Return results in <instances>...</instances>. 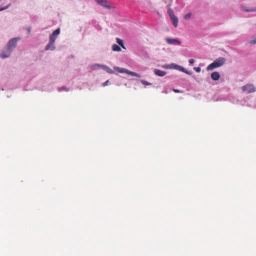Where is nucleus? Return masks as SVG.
Segmentation results:
<instances>
[{
	"label": "nucleus",
	"instance_id": "1",
	"mask_svg": "<svg viewBox=\"0 0 256 256\" xmlns=\"http://www.w3.org/2000/svg\"><path fill=\"white\" fill-rule=\"evenodd\" d=\"M226 62L224 58H219L216 59L213 62L209 64L207 68V70H212L215 68H218L222 66Z\"/></svg>",
	"mask_w": 256,
	"mask_h": 256
},
{
	"label": "nucleus",
	"instance_id": "2",
	"mask_svg": "<svg viewBox=\"0 0 256 256\" xmlns=\"http://www.w3.org/2000/svg\"><path fill=\"white\" fill-rule=\"evenodd\" d=\"M21 40L20 37H16L10 39L8 42L6 47L10 50L13 52L16 48L18 42Z\"/></svg>",
	"mask_w": 256,
	"mask_h": 256
},
{
	"label": "nucleus",
	"instance_id": "3",
	"mask_svg": "<svg viewBox=\"0 0 256 256\" xmlns=\"http://www.w3.org/2000/svg\"><path fill=\"white\" fill-rule=\"evenodd\" d=\"M114 69L120 73H126L130 75L133 76L140 78V74H139L135 72L130 71V70H128V69H126L124 68H122L118 67V66H115V67H114Z\"/></svg>",
	"mask_w": 256,
	"mask_h": 256
},
{
	"label": "nucleus",
	"instance_id": "4",
	"mask_svg": "<svg viewBox=\"0 0 256 256\" xmlns=\"http://www.w3.org/2000/svg\"><path fill=\"white\" fill-rule=\"evenodd\" d=\"M242 90L247 94L254 92L256 91V88L252 84H247L242 88Z\"/></svg>",
	"mask_w": 256,
	"mask_h": 256
},
{
	"label": "nucleus",
	"instance_id": "5",
	"mask_svg": "<svg viewBox=\"0 0 256 256\" xmlns=\"http://www.w3.org/2000/svg\"><path fill=\"white\" fill-rule=\"evenodd\" d=\"M12 52V51L6 46L0 53V58L2 59L8 58L10 56Z\"/></svg>",
	"mask_w": 256,
	"mask_h": 256
},
{
	"label": "nucleus",
	"instance_id": "6",
	"mask_svg": "<svg viewBox=\"0 0 256 256\" xmlns=\"http://www.w3.org/2000/svg\"><path fill=\"white\" fill-rule=\"evenodd\" d=\"M96 2L99 4L100 5L106 8L108 10H111L112 7L110 4V2L106 0H95Z\"/></svg>",
	"mask_w": 256,
	"mask_h": 256
},
{
	"label": "nucleus",
	"instance_id": "7",
	"mask_svg": "<svg viewBox=\"0 0 256 256\" xmlns=\"http://www.w3.org/2000/svg\"><path fill=\"white\" fill-rule=\"evenodd\" d=\"M166 40L169 44L180 45L181 44V42L178 38H166Z\"/></svg>",
	"mask_w": 256,
	"mask_h": 256
},
{
	"label": "nucleus",
	"instance_id": "8",
	"mask_svg": "<svg viewBox=\"0 0 256 256\" xmlns=\"http://www.w3.org/2000/svg\"><path fill=\"white\" fill-rule=\"evenodd\" d=\"M60 33V28H58L53 32L52 34L50 35V40L54 41L57 38L58 36Z\"/></svg>",
	"mask_w": 256,
	"mask_h": 256
},
{
	"label": "nucleus",
	"instance_id": "9",
	"mask_svg": "<svg viewBox=\"0 0 256 256\" xmlns=\"http://www.w3.org/2000/svg\"><path fill=\"white\" fill-rule=\"evenodd\" d=\"M55 42L53 40H49V42L46 44V46L45 47V50H54L56 49Z\"/></svg>",
	"mask_w": 256,
	"mask_h": 256
},
{
	"label": "nucleus",
	"instance_id": "10",
	"mask_svg": "<svg viewBox=\"0 0 256 256\" xmlns=\"http://www.w3.org/2000/svg\"><path fill=\"white\" fill-rule=\"evenodd\" d=\"M54 86L52 83H50L44 85L42 88V90L51 92L53 90Z\"/></svg>",
	"mask_w": 256,
	"mask_h": 256
},
{
	"label": "nucleus",
	"instance_id": "11",
	"mask_svg": "<svg viewBox=\"0 0 256 256\" xmlns=\"http://www.w3.org/2000/svg\"><path fill=\"white\" fill-rule=\"evenodd\" d=\"M211 78L214 80H218L220 78V74L217 72H213L211 74Z\"/></svg>",
	"mask_w": 256,
	"mask_h": 256
},
{
	"label": "nucleus",
	"instance_id": "12",
	"mask_svg": "<svg viewBox=\"0 0 256 256\" xmlns=\"http://www.w3.org/2000/svg\"><path fill=\"white\" fill-rule=\"evenodd\" d=\"M102 68L108 74H112L114 73V71L112 70L110 68L106 66V65H102Z\"/></svg>",
	"mask_w": 256,
	"mask_h": 256
},
{
	"label": "nucleus",
	"instance_id": "13",
	"mask_svg": "<svg viewBox=\"0 0 256 256\" xmlns=\"http://www.w3.org/2000/svg\"><path fill=\"white\" fill-rule=\"evenodd\" d=\"M154 73L156 75L159 76H163L166 74V72L160 70L155 69L154 70Z\"/></svg>",
	"mask_w": 256,
	"mask_h": 256
},
{
	"label": "nucleus",
	"instance_id": "14",
	"mask_svg": "<svg viewBox=\"0 0 256 256\" xmlns=\"http://www.w3.org/2000/svg\"><path fill=\"white\" fill-rule=\"evenodd\" d=\"M71 90L72 88H68L66 86H60L57 88V90L58 92H68Z\"/></svg>",
	"mask_w": 256,
	"mask_h": 256
},
{
	"label": "nucleus",
	"instance_id": "15",
	"mask_svg": "<svg viewBox=\"0 0 256 256\" xmlns=\"http://www.w3.org/2000/svg\"><path fill=\"white\" fill-rule=\"evenodd\" d=\"M242 10L246 12H256V7L250 8H246L244 6H242Z\"/></svg>",
	"mask_w": 256,
	"mask_h": 256
},
{
	"label": "nucleus",
	"instance_id": "16",
	"mask_svg": "<svg viewBox=\"0 0 256 256\" xmlns=\"http://www.w3.org/2000/svg\"><path fill=\"white\" fill-rule=\"evenodd\" d=\"M171 20L173 25L174 27H176L178 26V18L176 16H174L172 18H170Z\"/></svg>",
	"mask_w": 256,
	"mask_h": 256
},
{
	"label": "nucleus",
	"instance_id": "17",
	"mask_svg": "<svg viewBox=\"0 0 256 256\" xmlns=\"http://www.w3.org/2000/svg\"><path fill=\"white\" fill-rule=\"evenodd\" d=\"M112 50L115 52H120L121 50V48L118 45L116 44H114L112 46Z\"/></svg>",
	"mask_w": 256,
	"mask_h": 256
},
{
	"label": "nucleus",
	"instance_id": "18",
	"mask_svg": "<svg viewBox=\"0 0 256 256\" xmlns=\"http://www.w3.org/2000/svg\"><path fill=\"white\" fill-rule=\"evenodd\" d=\"M102 64H94L92 66V68L93 70H98L100 68H102Z\"/></svg>",
	"mask_w": 256,
	"mask_h": 256
},
{
	"label": "nucleus",
	"instance_id": "19",
	"mask_svg": "<svg viewBox=\"0 0 256 256\" xmlns=\"http://www.w3.org/2000/svg\"><path fill=\"white\" fill-rule=\"evenodd\" d=\"M116 42L118 43V44L119 45H120L122 48H126L122 40L121 39H120L119 38H116Z\"/></svg>",
	"mask_w": 256,
	"mask_h": 256
},
{
	"label": "nucleus",
	"instance_id": "20",
	"mask_svg": "<svg viewBox=\"0 0 256 256\" xmlns=\"http://www.w3.org/2000/svg\"><path fill=\"white\" fill-rule=\"evenodd\" d=\"M176 70L183 72V71H184V70H185V68H183L182 66L177 64Z\"/></svg>",
	"mask_w": 256,
	"mask_h": 256
},
{
	"label": "nucleus",
	"instance_id": "21",
	"mask_svg": "<svg viewBox=\"0 0 256 256\" xmlns=\"http://www.w3.org/2000/svg\"><path fill=\"white\" fill-rule=\"evenodd\" d=\"M168 12L170 18L175 16L172 10H168Z\"/></svg>",
	"mask_w": 256,
	"mask_h": 256
},
{
	"label": "nucleus",
	"instance_id": "22",
	"mask_svg": "<svg viewBox=\"0 0 256 256\" xmlns=\"http://www.w3.org/2000/svg\"><path fill=\"white\" fill-rule=\"evenodd\" d=\"M140 82L144 85H146V86H150V85H152L151 83L147 82L146 81L144 80H141Z\"/></svg>",
	"mask_w": 256,
	"mask_h": 256
},
{
	"label": "nucleus",
	"instance_id": "23",
	"mask_svg": "<svg viewBox=\"0 0 256 256\" xmlns=\"http://www.w3.org/2000/svg\"><path fill=\"white\" fill-rule=\"evenodd\" d=\"M10 6H11V4H9L5 6L0 8V11H2L3 10L8 8Z\"/></svg>",
	"mask_w": 256,
	"mask_h": 256
},
{
	"label": "nucleus",
	"instance_id": "24",
	"mask_svg": "<svg viewBox=\"0 0 256 256\" xmlns=\"http://www.w3.org/2000/svg\"><path fill=\"white\" fill-rule=\"evenodd\" d=\"M191 16H192L191 13H188L184 16V18L186 20H188L191 17Z\"/></svg>",
	"mask_w": 256,
	"mask_h": 256
},
{
	"label": "nucleus",
	"instance_id": "25",
	"mask_svg": "<svg viewBox=\"0 0 256 256\" xmlns=\"http://www.w3.org/2000/svg\"><path fill=\"white\" fill-rule=\"evenodd\" d=\"M250 43L252 44H256V37L253 38L250 41Z\"/></svg>",
	"mask_w": 256,
	"mask_h": 256
},
{
	"label": "nucleus",
	"instance_id": "26",
	"mask_svg": "<svg viewBox=\"0 0 256 256\" xmlns=\"http://www.w3.org/2000/svg\"><path fill=\"white\" fill-rule=\"evenodd\" d=\"M176 66H177L176 64H174V63H172V64H170V66L171 67V69H174V70H176Z\"/></svg>",
	"mask_w": 256,
	"mask_h": 256
},
{
	"label": "nucleus",
	"instance_id": "27",
	"mask_svg": "<svg viewBox=\"0 0 256 256\" xmlns=\"http://www.w3.org/2000/svg\"><path fill=\"white\" fill-rule=\"evenodd\" d=\"M162 68H166V69H171V67L170 66V64L164 65L162 66Z\"/></svg>",
	"mask_w": 256,
	"mask_h": 256
},
{
	"label": "nucleus",
	"instance_id": "28",
	"mask_svg": "<svg viewBox=\"0 0 256 256\" xmlns=\"http://www.w3.org/2000/svg\"><path fill=\"white\" fill-rule=\"evenodd\" d=\"M194 69L197 72H200L201 71V68L200 67H195Z\"/></svg>",
	"mask_w": 256,
	"mask_h": 256
},
{
	"label": "nucleus",
	"instance_id": "29",
	"mask_svg": "<svg viewBox=\"0 0 256 256\" xmlns=\"http://www.w3.org/2000/svg\"><path fill=\"white\" fill-rule=\"evenodd\" d=\"M110 84V81L108 80H106L102 84L103 86H108Z\"/></svg>",
	"mask_w": 256,
	"mask_h": 256
},
{
	"label": "nucleus",
	"instance_id": "30",
	"mask_svg": "<svg viewBox=\"0 0 256 256\" xmlns=\"http://www.w3.org/2000/svg\"><path fill=\"white\" fill-rule=\"evenodd\" d=\"M194 62V60L192 58H191L189 60V64L190 66H192Z\"/></svg>",
	"mask_w": 256,
	"mask_h": 256
},
{
	"label": "nucleus",
	"instance_id": "31",
	"mask_svg": "<svg viewBox=\"0 0 256 256\" xmlns=\"http://www.w3.org/2000/svg\"><path fill=\"white\" fill-rule=\"evenodd\" d=\"M184 71H183L184 72L188 74H192V72H190V71H188L187 70L186 68H185V70H184Z\"/></svg>",
	"mask_w": 256,
	"mask_h": 256
},
{
	"label": "nucleus",
	"instance_id": "32",
	"mask_svg": "<svg viewBox=\"0 0 256 256\" xmlns=\"http://www.w3.org/2000/svg\"><path fill=\"white\" fill-rule=\"evenodd\" d=\"M172 90L174 92H176V93H178V92H180V91L179 90H178V89H173Z\"/></svg>",
	"mask_w": 256,
	"mask_h": 256
},
{
	"label": "nucleus",
	"instance_id": "33",
	"mask_svg": "<svg viewBox=\"0 0 256 256\" xmlns=\"http://www.w3.org/2000/svg\"><path fill=\"white\" fill-rule=\"evenodd\" d=\"M26 30H27V31H28V33L30 34V27H28V28H26Z\"/></svg>",
	"mask_w": 256,
	"mask_h": 256
},
{
	"label": "nucleus",
	"instance_id": "34",
	"mask_svg": "<svg viewBox=\"0 0 256 256\" xmlns=\"http://www.w3.org/2000/svg\"><path fill=\"white\" fill-rule=\"evenodd\" d=\"M164 92L167 93L166 91L163 92Z\"/></svg>",
	"mask_w": 256,
	"mask_h": 256
},
{
	"label": "nucleus",
	"instance_id": "35",
	"mask_svg": "<svg viewBox=\"0 0 256 256\" xmlns=\"http://www.w3.org/2000/svg\"><path fill=\"white\" fill-rule=\"evenodd\" d=\"M164 92L167 93L166 91L163 92Z\"/></svg>",
	"mask_w": 256,
	"mask_h": 256
},
{
	"label": "nucleus",
	"instance_id": "36",
	"mask_svg": "<svg viewBox=\"0 0 256 256\" xmlns=\"http://www.w3.org/2000/svg\"><path fill=\"white\" fill-rule=\"evenodd\" d=\"M1 1V0H0V2Z\"/></svg>",
	"mask_w": 256,
	"mask_h": 256
}]
</instances>
